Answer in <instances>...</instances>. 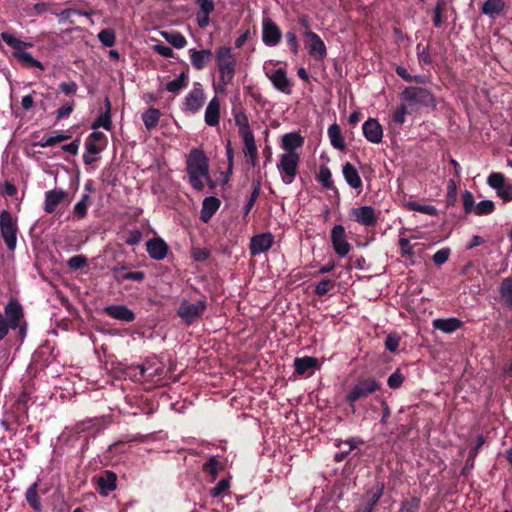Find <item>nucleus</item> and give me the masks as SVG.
Returning a JSON list of instances; mask_svg holds the SVG:
<instances>
[{"instance_id":"obj_1","label":"nucleus","mask_w":512,"mask_h":512,"mask_svg":"<svg viewBox=\"0 0 512 512\" xmlns=\"http://www.w3.org/2000/svg\"><path fill=\"white\" fill-rule=\"evenodd\" d=\"M187 173L189 175V182L192 187L197 191H202L206 183L210 184L212 180L209 175L208 158L200 149H192L186 160Z\"/></svg>"},{"instance_id":"obj_2","label":"nucleus","mask_w":512,"mask_h":512,"mask_svg":"<svg viewBox=\"0 0 512 512\" xmlns=\"http://www.w3.org/2000/svg\"><path fill=\"white\" fill-rule=\"evenodd\" d=\"M215 60L219 71V82L214 84L216 93H223L233 82L237 61L230 47L221 46L215 51Z\"/></svg>"},{"instance_id":"obj_3","label":"nucleus","mask_w":512,"mask_h":512,"mask_svg":"<svg viewBox=\"0 0 512 512\" xmlns=\"http://www.w3.org/2000/svg\"><path fill=\"white\" fill-rule=\"evenodd\" d=\"M0 37L7 45L14 49L13 56L22 64L44 70V65L35 59L30 52L24 50L26 47L32 46V43L24 42L8 32H2Z\"/></svg>"},{"instance_id":"obj_4","label":"nucleus","mask_w":512,"mask_h":512,"mask_svg":"<svg viewBox=\"0 0 512 512\" xmlns=\"http://www.w3.org/2000/svg\"><path fill=\"white\" fill-rule=\"evenodd\" d=\"M206 299H198L195 302H190L186 299L182 300L177 310L178 317L182 322L188 326L199 321L207 309Z\"/></svg>"},{"instance_id":"obj_5","label":"nucleus","mask_w":512,"mask_h":512,"mask_svg":"<svg viewBox=\"0 0 512 512\" xmlns=\"http://www.w3.org/2000/svg\"><path fill=\"white\" fill-rule=\"evenodd\" d=\"M19 233L17 219L7 210L0 212V235L9 251H14L17 246Z\"/></svg>"},{"instance_id":"obj_6","label":"nucleus","mask_w":512,"mask_h":512,"mask_svg":"<svg viewBox=\"0 0 512 512\" xmlns=\"http://www.w3.org/2000/svg\"><path fill=\"white\" fill-rule=\"evenodd\" d=\"M300 156L298 153H283L279 156L277 170L284 184L289 185L294 182L298 173Z\"/></svg>"},{"instance_id":"obj_7","label":"nucleus","mask_w":512,"mask_h":512,"mask_svg":"<svg viewBox=\"0 0 512 512\" xmlns=\"http://www.w3.org/2000/svg\"><path fill=\"white\" fill-rule=\"evenodd\" d=\"M402 101L411 107H435L432 93L422 87H408L401 93Z\"/></svg>"},{"instance_id":"obj_8","label":"nucleus","mask_w":512,"mask_h":512,"mask_svg":"<svg viewBox=\"0 0 512 512\" xmlns=\"http://www.w3.org/2000/svg\"><path fill=\"white\" fill-rule=\"evenodd\" d=\"M378 389L379 383L374 378H361L348 392L346 400L353 405L356 401L373 394Z\"/></svg>"},{"instance_id":"obj_9","label":"nucleus","mask_w":512,"mask_h":512,"mask_svg":"<svg viewBox=\"0 0 512 512\" xmlns=\"http://www.w3.org/2000/svg\"><path fill=\"white\" fill-rule=\"evenodd\" d=\"M205 100L206 95L204 89L200 83L196 82L184 98L182 111L196 114L203 107Z\"/></svg>"},{"instance_id":"obj_10","label":"nucleus","mask_w":512,"mask_h":512,"mask_svg":"<svg viewBox=\"0 0 512 512\" xmlns=\"http://www.w3.org/2000/svg\"><path fill=\"white\" fill-rule=\"evenodd\" d=\"M488 186L495 190L497 196L504 202L512 201V184L509 183L504 174L500 172H492L487 178Z\"/></svg>"},{"instance_id":"obj_11","label":"nucleus","mask_w":512,"mask_h":512,"mask_svg":"<svg viewBox=\"0 0 512 512\" xmlns=\"http://www.w3.org/2000/svg\"><path fill=\"white\" fill-rule=\"evenodd\" d=\"M264 72L266 77L270 80L273 87L277 91L286 95H290L292 93V83L288 78L285 69H269L266 65H264Z\"/></svg>"},{"instance_id":"obj_12","label":"nucleus","mask_w":512,"mask_h":512,"mask_svg":"<svg viewBox=\"0 0 512 512\" xmlns=\"http://www.w3.org/2000/svg\"><path fill=\"white\" fill-rule=\"evenodd\" d=\"M304 43L309 55L316 60H323L327 55V48L321 37L313 31H305Z\"/></svg>"},{"instance_id":"obj_13","label":"nucleus","mask_w":512,"mask_h":512,"mask_svg":"<svg viewBox=\"0 0 512 512\" xmlns=\"http://www.w3.org/2000/svg\"><path fill=\"white\" fill-rule=\"evenodd\" d=\"M331 243L335 253L340 257H346L351 251V244L347 240L344 226L335 225L331 230Z\"/></svg>"},{"instance_id":"obj_14","label":"nucleus","mask_w":512,"mask_h":512,"mask_svg":"<svg viewBox=\"0 0 512 512\" xmlns=\"http://www.w3.org/2000/svg\"><path fill=\"white\" fill-rule=\"evenodd\" d=\"M282 39L280 27L269 17L262 20V41L268 47L277 46Z\"/></svg>"},{"instance_id":"obj_15","label":"nucleus","mask_w":512,"mask_h":512,"mask_svg":"<svg viewBox=\"0 0 512 512\" xmlns=\"http://www.w3.org/2000/svg\"><path fill=\"white\" fill-rule=\"evenodd\" d=\"M351 219L362 226H374L378 220V214L372 206L364 205L350 210Z\"/></svg>"},{"instance_id":"obj_16","label":"nucleus","mask_w":512,"mask_h":512,"mask_svg":"<svg viewBox=\"0 0 512 512\" xmlns=\"http://www.w3.org/2000/svg\"><path fill=\"white\" fill-rule=\"evenodd\" d=\"M274 244V236L270 232L255 235L250 240V253L252 256L268 251Z\"/></svg>"},{"instance_id":"obj_17","label":"nucleus","mask_w":512,"mask_h":512,"mask_svg":"<svg viewBox=\"0 0 512 512\" xmlns=\"http://www.w3.org/2000/svg\"><path fill=\"white\" fill-rule=\"evenodd\" d=\"M231 114L234 118L235 125L237 126L238 132L241 137L253 134V131L249 124L248 116L240 103L232 106Z\"/></svg>"},{"instance_id":"obj_18","label":"nucleus","mask_w":512,"mask_h":512,"mask_svg":"<svg viewBox=\"0 0 512 512\" xmlns=\"http://www.w3.org/2000/svg\"><path fill=\"white\" fill-rule=\"evenodd\" d=\"M5 320L11 329H16L23 318V309L20 303L15 299H10L5 307Z\"/></svg>"},{"instance_id":"obj_19","label":"nucleus","mask_w":512,"mask_h":512,"mask_svg":"<svg viewBox=\"0 0 512 512\" xmlns=\"http://www.w3.org/2000/svg\"><path fill=\"white\" fill-rule=\"evenodd\" d=\"M146 251L151 259L159 261L166 258L169 247L162 238L155 237L146 242Z\"/></svg>"},{"instance_id":"obj_20","label":"nucleus","mask_w":512,"mask_h":512,"mask_svg":"<svg viewBox=\"0 0 512 512\" xmlns=\"http://www.w3.org/2000/svg\"><path fill=\"white\" fill-rule=\"evenodd\" d=\"M221 104L220 99L215 95L207 104L204 113V121L207 126L216 127L220 123Z\"/></svg>"},{"instance_id":"obj_21","label":"nucleus","mask_w":512,"mask_h":512,"mask_svg":"<svg viewBox=\"0 0 512 512\" xmlns=\"http://www.w3.org/2000/svg\"><path fill=\"white\" fill-rule=\"evenodd\" d=\"M362 130L367 141L378 144L383 138V129L381 124L373 118H369L362 125Z\"/></svg>"},{"instance_id":"obj_22","label":"nucleus","mask_w":512,"mask_h":512,"mask_svg":"<svg viewBox=\"0 0 512 512\" xmlns=\"http://www.w3.org/2000/svg\"><path fill=\"white\" fill-rule=\"evenodd\" d=\"M103 312L113 319L127 323L135 320V313L125 305H109L104 307Z\"/></svg>"},{"instance_id":"obj_23","label":"nucleus","mask_w":512,"mask_h":512,"mask_svg":"<svg viewBox=\"0 0 512 512\" xmlns=\"http://www.w3.org/2000/svg\"><path fill=\"white\" fill-rule=\"evenodd\" d=\"M342 174L346 181V183L354 190H356L358 193L362 191L363 184L361 177L359 175V172L355 168L354 165H352L349 162H346L342 167Z\"/></svg>"},{"instance_id":"obj_24","label":"nucleus","mask_w":512,"mask_h":512,"mask_svg":"<svg viewBox=\"0 0 512 512\" xmlns=\"http://www.w3.org/2000/svg\"><path fill=\"white\" fill-rule=\"evenodd\" d=\"M304 144V138L297 132L286 133L281 138L280 146L285 153H297L296 149Z\"/></svg>"},{"instance_id":"obj_25","label":"nucleus","mask_w":512,"mask_h":512,"mask_svg":"<svg viewBox=\"0 0 512 512\" xmlns=\"http://www.w3.org/2000/svg\"><path fill=\"white\" fill-rule=\"evenodd\" d=\"M66 193L61 188H55L45 193L44 210L46 213H53L60 202L65 198Z\"/></svg>"},{"instance_id":"obj_26","label":"nucleus","mask_w":512,"mask_h":512,"mask_svg":"<svg viewBox=\"0 0 512 512\" xmlns=\"http://www.w3.org/2000/svg\"><path fill=\"white\" fill-rule=\"evenodd\" d=\"M190 60L193 65V67L197 70H202L205 68L207 63L210 61L212 57V52L209 49H202V50H196V49H190Z\"/></svg>"},{"instance_id":"obj_27","label":"nucleus","mask_w":512,"mask_h":512,"mask_svg":"<svg viewBox=\"0 0 512 512\" xmlns=\"http://www.w3.org/2000/svg\"><path fill=\"white\" fill-rule=\"evenodd\" d=\"M220 206V200L216 197H206L202 203L201 220L207 223L216 213Z\"/></svg>"},{"instance_id":"obj_28","label":"nucleus","mask_w":512,"mask_h":512,"mask_svg":"<svg viewBox=\"0 0 512 512\" xmlns=\"http://www.w3.org/2000/svg\"><path fill=\"white\" fill-rule=\"evenodd\" d=\"M117 476L112 471H106L105 475L98 479L99 492L103 496H108L110 492L116 489Z\"/></svg>"},{"instance_id":"obj_29","label":"nucleus","mask_w":512,"mask_h":512,"mask_svg":"<svg viewBox=\"0 0 512 512\" xmlns=\"http://www.w3.org/2000/svg\"><path fill=\"white\" fill-rule=\"evenodd\" d=\"M462 325V321L451 317V318H438L433 321V327L444 333H453L459 329Z\"/></svg>"},{"instance_id":"obj_30","label":"nucleus","mask_w":512,"mask_h":512,"mask_svg":"<svg viewBox=\"0 0 512 512\" xmlns=\"http://www.w3.org/2000/svg\"><path fill=\"white\" fill-rule=\"evenodd\" d=\"M25 499H26L27 503L29 504V506L33 510L38 511V512H40L42 510V504L40 501V497L38 495V483L37 482H34L27 488L26 493H25Z\"/></svg>"},{"instance_id":"obj_31","label":"nucleus","mask_w":512,"mask_h":512,"mask_svg":"<svg viewBox=\"0 0 512 512\" xmlns=\"http://www.w3.org/2000/svg\"><path fill=\"white\" fill-rule=\"evenodd\" d=\"M504 7V0H486L482 6V13L494 19L503 11Z\"/></svg>"},{"instance_id":"obj_32","label":"nucleus","mask_w":512,"mask_h":512,"mask_svg":"<svg viewBox=\"0 0 512 512\" xmlns=\"http://www.w3.org/2000/svg\"><path fill=\"white\" fill-rule=\"evenodd\" d=\"M328 137L330 139L331 145L338 150H343L345 148V141L341 134V130L337 124H332L328 128Z\"/></svg>"},{"instance_id":"obj_33","label":"nucleus","mask_w":512,"mask_h":512,"mask_svg":"<svg viewBox=\"0 0 512 512\" xmlns=\"http://www.w3.org/2000/svg\"><path fill=\"white\" fill-rule=\"evenodd\" d=\"M161 113L156 108H149L142 114V121L148 131L153 130L159 122Z\"/></svg>"},{"instance_id":"obj_34","label":"nucleus","mask_w":512,"mask_h":512,"mask_svg":"<svg viewBox=\"0 0 512 512\" xmlns=\"http://www.w3.org/2000/svg\"><path fill=\"white\" fill-rule=\"evenodd\" d=\"M188 85V75L185 72H181L177 78L169 81L165 88L168 92L178 94L182 89Z\"/></svg>"},{"instance_id":"obj_35","label":"nucleus","mask_w":512,"mask_h":512,"mask_svg":"<svg viewBox=\"0 0 512 512\" xmlns=\"http://www.w3.org/2000/svg\"><path fill=\"white\" fill-rule=\"evenodd\" d=\"M499 293L505 305L512 309V278H504L499 287Z\"/></svg>"},{"instance_id":"obj_36","label":"nucleus","mask_w":512,"mask_h":512,"mask_svg":"<svg viewBox=\"0 0 512 512\" xmlns=\"http://www.w3.org/2000/svg\"><path fill=\"white\" fill-rule=\"evenodd\" d=\"M317 364V359L314 357H302L294 360V367L298 374L303 375L309 369H312Z\"/></svg>"},{"instance_id":"obj_37","label":"nucleus","mask_w":512,"mask_h":512,"mask_svg":"<svg viewBox=\"0 0 512 512\" xmlns=\"http://www.w3.org/2000/svg\"><path fill=\"white\" fill-rule=\"evenodd\" d=\"M162 36L167 42H169L173 47L177 49H182L187 44L186 38L177 31L163 32Z\"/></svg>"},{"instance_id":"obj_38","label":"nucleus","mask_w":512,"mask_h":512,"mask_svg":"<svg viewBox=\"0 0 512 512\" xmlns=\"http://www.w3.org/2000/svg\"><path fill=\"white\" fill-rule=\"evenodd\" d=\"M400 247V255L402 258L414 263V249L410 240L406 237H400L398 241Z\"/></svg>"},{"instance_id":"obj_39","label":"nucleus","mask_w":512,"mask_h":512,"mask_svg":"<svg viewBox=\"0 0 512 512\" xmlns=\"http://www.w3.org/2000/svg\"><path fill=\"white\" fill-rule=\"evenodd\" d=\"M317 181L326 189H335L332 174L327 166H321L317 175Z\"/></svg>"},{"instance_id":"obj_40","label":"nucleus","mask_w":512,"mask_h":512,"mask_svg":"<svg viewBox=\"0 0 512 512\" xmlns=\"http://www.w3.org/2000/svg\"><path fill=\"white\" fill-rule=\"evenodd\" d=\"M90 202V195L84 193L81 199L74 205L73 214L79 219L84 218L87 215L88 204Z\"/></svg>"},{"instance_id":"obj_41","label":"nucleus","mask_w":512,"mask_h":512,"mask_svg":"<svg viewBox=\"0 0 512 512\" xmlns=\"http://www.w3.org/2000/svg\"><path fill=\"white\" fill-rule=\"evenodd\" d=\"M243 141V153L245 157L258 155V148L255 142L254 134L241 137Z\"/></svg>"},{"instance_id":"obj_42","label":"nucleus","mask_w":512,"mask_h":512,"mask_svg":"<svg viewBox=\"0 0 512 512\" xmlns=\"http://www.w3.org/2000/svg\"><path fill=\"white\" fill-rule=\"evenodd\" d=\"M495 210V204L491 200H482L475 206L473 214L477 216H485L493 213Z\"/></svg>"},{"instance_id":"obj_43","label":"nucleus","mask_w":512,"mask_h":512,"mask_svg":"<svg viewBox=\"0 0 512 512\" xmlns=\"http://www.w3.org/2000/svg\"><path fill=\"white\" fill-rule=\"evenodd\" d=\"M384 492V487L382 484L378 483L376 487L368 492L369 500L367 504H365L367 507H371V510H373L374 506L378 503L380 498L382 497Z\"/></svg>"},{"instance_id":"obj_44","label":"nucleus","mask_w":512,"mask_h":512,"mask_svg":"<svg viewBox=\"0 0 512 512\" xmlns=\"http://www.w3.org/2000/svg\"><path fill=\"white\" fill-rule=\"evenodd\" d=\"M98 39L105 47H112L115 44L116 36L112 29L106 28L98 33Z\"/></svg>"},{"instance_id":"obj_45","label":"nucleus","mask_w":512,"mask_h":512,"mask_svg":"<svg viewBox=\"0 0 512 512\" xmlns=\"http://www.w3.org/2000/svg\"><path fill=\"white\" fill-rule=\"evenodd\" d=\"M100 127H103L105 130H111L112 122H111V114L101 113L100 116L93 122L92 129L96 130Z\"/></svg>"},{"instance_id":"obj_46","label":"nucleus","mask_w":512,"mask_h":512,"mask_svg":"<svg viewBox=\"0 0 512 512\" xmlns=\"http://www.w3.org/2000/svg\"><path fill=\"white\" fill-rule=\"evenodd\" d=\"M420 507V498L413 497L401 503L399 512H417Z\"/></svg>"},{"instance_id":"obj_47","label":"nucleus","mask_w":512,"mask_h":512,"mask_svg":"<svg viewBox=\"0 0 512 512\" xmlns=\"http://www.w3.org/2000/svg\"><path fill=\"white\" fill-rule=\"evenodd\" d=\"M462 202H463V209H464L465 213L466 214L473 213L476 204H475L474 196L470 191L466 190L462 194Z\"/></svg>"},{"instance_id":"obj_48","label":"nucleus","mask_w":512,"mask_h":512,"mask_svg":"<svg viewBox=\"0 0 512 512\" xmlns=\"http://www.w3.org/2000/svg\"><path fill=\"white\" fill-rule=\"evenodd\" d=\"M404 382V375L400 372L399 369L394 371L387 380V385L391 389H398Z\"/></svg>"},{"instance_id":"obj_49","label":"nucleus","mask_w":512,"mask_h":512,"mask_svg":"<svg viewBox=\"0 0 512 512\" xmlns=\"http://www.w3.org/2000/svg\"><path fill=\"white\" fill-rule=\"evenodd\" d=\"M229 481L227 479H221L211 490L210 495L213 498L221 496L224 492L229 489Z\"/></svg>"},{"instance_id":"obj_50","label":"nucleus","mask_w":512,"mask_h":512,"mask_svg":"<svg viewBox=\"0 0 512 512\" xmlns=\"http://www.w3.org/2000/svg\"><path fill=\"white\" fill-rule=\"evenodd\" d=\"M210 256V250L207 248L194 247L191 250V257L194 261L203 262Z\"/></svg>"},{"instance_id":"obj_51","label":"nucleus","mask_w":512,"mask_h":512,"mask_svg":"<svg viewBox=\"0 0 512 512\" xmlns=\"http://www.w3.org/2000/svg\"><path fill=\"white\" fill-rule=\"evenodd\" d=\"M69 138H70L69 135L64 134V133H60V134L49 136V137L43 139L40 142V145L42 147H49V146H53V145H55V144H57V143H59L61 141L67 140Z\"/></svg>"},{"instance_id":"obj_52","label":"nucleus","mask_w":512,"mask_h":512,"mask_svg":"<svg viewBox=\"0 0 512 512\" xmlns=\"http://www.w3.org/2000/svg\"><path fill=\"white\" fill-rule=\"evenodd\" d=\"M219 466V462L214 457H212L203 465V470L210 474L212 479H215L218 475Z\"/></svg>"},{"instance_id":"obj_53","label":"nucleus","mask_w":512,"mask_h":512,"mask_svg":"<svg viewBox=\"0 0 512 512\" xmlns=\"http://www.w3.org/2000/svg\"><path fill=\"white\" fill-rule=\"evenodd\" d=\"M259 194H260V183H256V184H254L253 191H252L247 203L245 204V207H244L245 215H247L250 212V210L254 206L257 198L259 197Z\"/></svg>"},{"instance_id":"obj_54","label":"nucleus","mask_w":512,"mask_h":512,"mask_svg":"<svg viewBox=\"0 0 512 512\" xmlns=\"http://www.w3.org/2000/svg\"><path fill=\"white\" fill-rule=\"evenodd\" d=\"M332 286L333 284L331 280L323 279L317 283L314 291L318 296H324L331 290Z\"/></svg>"},{"instance_id":"obj_55","label":"nucleus","mask_w":512,"mask_h":512,"mask_svg":"<svg viewBox=\"0 0 512 512\" xmlns=\"http://www.w3.org/2000/svg\"><path fill=\"white\" fill-rule=\"evenodd\" d=\"M450 256V249L449 248H443L438 250L432 257L433 262L436 265H442L446 263Z\"/></svg>"},{"instance_id":"obj_56","label":"nucleus","mask_w":512,"mask_h":512,"mask_svg":"<svg viewBox=\"0 0 512 512\" xmlns=\"http://www.w3.org/2000/svg\"><path fill=\"white\" fill-rule=\"evenodd\" d=\"M199 7L198 12L210 15L215 9L213 0H195Z\"/></svg>"},{"instance_id":"obj_57","label":"nucleus","mask_w":512,"mask_h":512,"mask_svg":"<svg viewBox=\"0 0 512 512\" xmlns=\"http://www.w3.org/2000/svg\"><path fill=\"white\" fill-rule=\"evenodd\" d=\"M363 443H364V441L361 438L352 437V438L341 441L339 444H337V446L340 447L341 444L348 446V449L345 450V454H349L353 449H356Z\"/></svg>"},{"instance_id":"obj_58","label":"nucleus","mask_w":512,"mask_h":512,"mask_svg":"<svg viewBox=\"0 0 512 512\" xmlns=\"http://www.w3.org/2000/svg\"><path fill=\"white\" fill-rule=\"evenodd\" d=\"M74 107H75V103L73 101L61 106L56 111V119L61 120V119L69 117L70 114L73 112Z\"/></svg>"},{"instance_id":"obj_59","label":"nucleus","mask_w":512,"mask_h":512,"mask_svg":"<svg viewBox=\"0 0 512 512\" xmlns=\"http://www.w3.org/2000/svg\"><path fill=\"white\" fill-rule=\"evenodd\" d=\"M406 115L407 109L404 105H401L395 109L392 118L396 124L402 125L406 120Z\"/></svg>"},{"instance_id":"obj_60","label":"nucleus","mask_w":512,"mask_h":512,"mask_svg":"<svg viewBox=\"0 0 512 512\" xmlns=\"http://www.w3.org/2000/svg\"><path fill=\"white\" fill-rule=\"evenodd\" d=\"M87 263V258L83 255H76L68 260V266L71 269H80Z\"/></svg>"},{"instance_id":"obj_61","label":"nucleus","mask_w":512,"mask_h":512,"mask_svg":"<svg viewBox=\"0 0 512 512\" xmlns=\"http://www.w3.org/2000/svg\"><path fill=\"white\" fill-rule=\"evenodd\" d=\"M385 347L390 352H396L399 347V337L396 334H389L385 340Z\"/></svg>"},{"instance_id":"obj_62","label":"nucleus","mask_w":512,"mask_h":512,"mask_svg":"<svg viewBox=\"0 0 512 512\" xmlns=\"http://www.w3.org/2000/svg\"><path fill=\"white\" fill-rule=\"evenodd\" d=\"M59 88L62 93L69 96V95H74L77 92L78 86H77L76 82L69 81V82L60 83Z\"/></svg>"},{"instance_id":"obj_63","label":"nucleus","mask_w":512,"mask_h":512,"mask_svg":"<svg viewBox=\"0 0 512 512\" xmlns=\"http://www.w3.org/2000/svg\"><path fill=\"white\" fill-rule=\"evenodd\" d=\"M417 56L418 60L421 64H430L431 57L429 55L428 47H421L420 44L417 45Z\"/></svg>"},{"instance_id":"obj_64","label":"nucleus","mask_w":512,"mask_h":512,"mask_svg":"<svg viewBox=\"0 0 512 512\" xmlns=\"http://www.w3.org/2000/svg\"><path fill=\"white\" fill-rule=\"evenodd\" d=\"M286 39H287V43L290 47V50L292 51V53L294 54H297L299 52V42H298V39L295 35L294 32H287L286 33Z\"/></svg>"}]
</instances>
